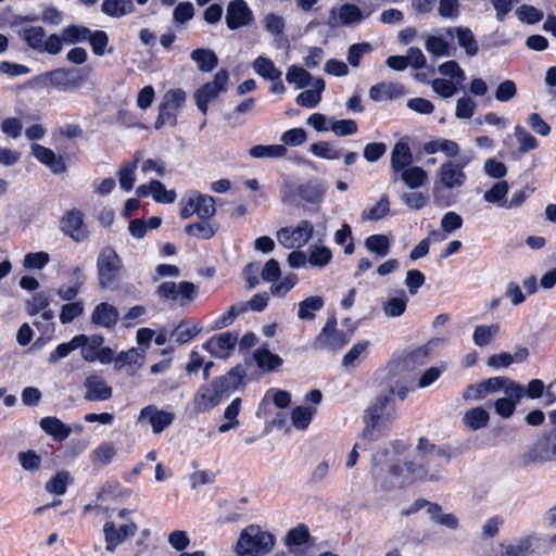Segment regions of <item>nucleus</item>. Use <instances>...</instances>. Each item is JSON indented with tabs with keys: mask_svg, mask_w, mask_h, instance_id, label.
<instances>
[{
	"mask_svg": "<svg viewBox=\"0 0 556 556\" xmlns=\"http://www.w3.org/2000/svg\"><path fill=\"white\" fill-rule=\"evenodd\" d=\"M451 459V455L442 447L431 443L426 438H420L414 458L405 462L408 473L421 472V477L428 480H438L439 470Z\"/></svg>",
	"mask_w": 556,
	"mask_h": 556,
	"instance_id": "1",
	"label": "nucleus"
},
{
	"mask_svg": "<svg viewBox=\"0 0 556 556\" xmlns=\"http://www.w3.org/2000/svg\"><path fill=\"white\" fill-rule=\"evenodd\" d=\"M90 73L89 66L59 67L37 76L35 80L43 88L71 91L80 88L89 79Z\"/></svg>",
	"mask_w": 556,
	"mask_h": 556,
	"instance_id": "2",
	"label": "nucleus"
},
{
	"mask_svg": "<svg viewBox=\"0 0 556 556\" xmlns=\"http://www.w3.org/2000/svg\"><path fill=\"white\" fill-rule=\"evenodd\" d=\"M275 542L274 534L251 525L241 531L236 551L239 556H262L274 548Z\"/></svg>",
	"mask_w": 556,
	"mask_h": 556,
	"instance_id": "3",
	"label": "nucleus"
},
{
	"mask_svg": "<svg viewBox=\"0 0 556 556\" xmlns=\"http://www.w3.org/2000/svg\"><path fill=\"white\" fill-rule=\"evenodd\" d=\"M517 462L521 468L556 462V427L540 434Z\"/></svg>",
	"mask_w": 556,
	"mask_h": 556,
	"instance_id": "4",
	"label": "nucleus"
},
{
	"mask_svg": "<svg viewBox=\"0 0 556 556\" xmlns=\"http://www.w3.org/2000/svg\"><path fill=\"white\" fill-rule=\"evenodd\" d=\"M16 35L27 47L48 54H59L62 51V39L58 34H51L46 38V30L42 26L26 25L16 29Z\"/></svg>",
	"mask_w": 556,
	"mask_h": 556,
	"instance_id": "5",
	"label": "nucleus"
},
{
	"mask_svg": "<svg viewBox=\"0 0 556 556\" xmlns=\"http://www.w3.org/2000/svg\"><path fill=\"white\" fill-rule=\"evenodd\" d=\"M123 262L116 251L104 247L97 260L98 281L101 289H115L121 280Z\"/></svg>",
	"mask_w": 556,
	"mask_h": 556,
	"instance_id": "6",
	"label": "nucleus"
},
{
	"mask_svg": "<svg viewBox=\"0 0 556 556\" xmlns=\"http://www.w3.org/2000/svg\"><path fill=\"white\" fill-rule=\"evenodd\" d=\"M507 386H510V389L507 391L515 397H518L520 389L517 387L516 381L507 377H493L482 380L477 384L468 386L463 393V399L465 401H479Z\"/></svg>",
	"mask_w": 556,
	"mask_h": 556,
	"instance_id": "7",
	"label": "nucleus"
},
{
	"mask_svg": "<svg viewBox=\"0 0 556 556\" xmlns=\"http://www.w3.org/2000/svg\"><path fill=\"white\" fill-rule=\"evenodd\" d=\"M228 79V72L226 70H220L215 74L212 81L204 84L194 92L193 98L195 104L202 114L206 115L208 111V103L215 100L220 92L226 90Z\"/></svg>",
	"mask_w": 556,
	"mask_h": 556,
	"instance_id": "8",
	"label": "nucleus"
},
{
	"mask_svg": "<svg viewBox=\"0 0 556 556\" xmlns=\"http://www.w3.org/2000/svg\"><path fill=\"white\" fill-rule=\"evenodd\" d=\"M372 12L374 9L362 11L357 5L351 3H345L340 8L333 7L330 9L327 25L331 28L352 27L369 17Z\"/></svg>",
	"mask_w": 556,
	"mask_h": 556,
	"instance_id": "9",
	"label": "nucleus"
},
{
	"mask_svg": "<svg viewBox=\"0 0 556 556\" xmlns=\"http://www.w3.org/2000/svg\"><path fill=\"white\" fill-rule=\"evenodd\" d=\"M393 394V389H389L387 392L379 394L365 410L364 419H369L386 428L387 424L394 418Z\"/></svg>",
	"mask_w": 556,
	"mask_h": 556,
	"instance_id": "10",
	"label": "nucleus"
},
{
	"mask_svg": "<svg viewBox=\"0 0 556 556\" xmlns=\"http://www.w3.org/2000/svg\"><path fill=\"white\" fill-rule=\"evenodd\" d=\"M156 294L164 300H178L180 306L190 304L197 298L198 287L190 281H165L156 288Z\"/></svg>",
	"mask_w": 556,
	"mask_h": 556,
	"instance_id": "11",
	"label": "nucleus"
},
{
	"mask_svg": "<svg viewBox=\"0 0 556 556\" xmlns=\"http://www.w3.org/2000/svg\"><path fill=\"white\" fill-rule=\"evenodd\" d=\"M138 530L135 522H128L117 526L114 521H106L103 526L105 549L114 553L116 548L134 536Z\"/></svg>",
	"mask_w": 556,
	"mask_h": 556,
	"instance_id": "12",
	"label": "nucleus"
},
{
	"mask_svg": "<svg viewBox=\"0 0 556 556\" xmlns=\"http://www.w3.org/2000/svg\"><path fill=\"white\" fill-rule=\"evenodd\" d=\"M337 319L334 316L330 317L325 327L321 329L319 334L317 336L314 348L315 349H331V350H338L344 346L350 338L346 333H344L341 330H338L337 328Z\"/></svg>",
	"mask_w": 556,
	"mask_h": 556,
	"instance_id": "13",
	"label": "nucleus"
},
{
	"mask_svg": "<svg viewBox=\"0 0 556 556\" xmlns=\"http://www.w3.org/2000/svg\"><path fill=\"white\" fill-rule=\"evenodd\" d=\"M225 21L229 29L236 30L251 25L254 15L244 0H231L227 5Z\"/></svg>",
	"mask_w": 556,
	"mask_h": 556,
	"instance_id": "14",
	"label": "nucleus"
},
{
	"mask_svg": "<svg viewBox=\"0 0 556 556\" xmlns=\"http://www.w3.org/2000/svg\"><path fill=\"white\" fill-rule=\"evenodd\" d=\"M60 229L76 242H83L88 237V231L84 226V214L77 208L70 210L63 215L60 220Z\"/></svg>",
	"mask_w": 556,
	"mask_h": 556,
	"instance_id": "15",
	"label": "nucleus"
},
{
	"mask_svg": "<svg viewBox=\"0 0 556 556\" xmlns=\"http://www.w3.org/2000/svg\"><path fill=\"white\" fill-rule=\"evenodd\" d=\"M83 384L86 390L84 394L86 401L103 402L110 400L113 395V389L108 386L105 379L100 375H89Z\"/></svg>",
	"mask_w": 556,
	"mask_h": 556,
	"instance_id": "16",
	"label": "nucleus"
},
{
	"mask_svg": "<svg viewBox=\"0 0 556 556\" xmlns=\"http://www.w3.org/2000/svg\"><path fill=\"white\" fill-rule=\"evenodd\" d=\"M410 475L406 471L405 464L402 466L397 463H392L389 467L388 476L376 473V481L382 490L392 491L406 486L410 482Z\"/></svg>",
	"mask_w": 556,
	"mask_h": 556,
	"instance_id": "17",
	"label": "nucleus"
},
{
	"mask_svg": "<svg viewBox=\"0 0 556 556\" xmlns=\"http://www.w3.org/2000/svg\"><path fill=\"white\" fill-rule=\"evenodd\" d=\"M222 399L223 395L215 388L214 381H212L210 384H203L198 389L193 399V405L195 410L206 413L219 405Z\"/></svg>",
	"mask_w": 556,
	"mask_h": 556,
	"instance_id": "18",
	"label": "nucleus"
},
{
	"mask_svg": "<svg viewBox=\"0 0 556 556\" xmlns=\"http://www.w3.org/2000/svg\"><path fill=\"white\" fill-rule=\"evenodd\" d=\"M148 419L154 433L162 432L170 426L175 419V414L162 409H157L154 405L146 406L141 409L138 421Z\"/></svg>",
	"mask_w": 556,
	"mask_h": 556,
	"instance_id": "19",
	"label": "nucleus"
},
{
	"mask_svg": "<svg viewBox=\"0 0 556 556\" xmlns=\"http://www.w3.org/2000/svg\"><path fill=\"white\" fill-rule=\"evenodd\" d=\"M247 376V368L238 364L232 367L225 375L215 378L214 386L219 390V393L224 396L225 394H229L230 392L237 390L240 386L243 384V379Z\"/></svg>",
	"mask_w": 556,
	"mask_h": 556,
	"instance_id": "20",
	"label": "nucleus"
},
{
	"mask_svg": "<svg viewBox=\"0 0 556 556\" xmlns=\"http://www.w3.org/2000/svg\"><path fill=\"white\" fill-rule=\"evenodd\" d=\"M465 163L446 162L443 163L439 170V179L441 185L446 189L462 187L466 180V174L463 170Z\"/></svg>",
	"mask_w": 556,
	"mask_h": 556,
	"instance_id": "21",
	"label": "nucleus"
},
{
	"mask_svg": "<svg viewBox=\"0 0 556 556\" xmlns=\"http://www.w3.org/2000/svg\"><path fill=\"white\" fill-rule=\"evenodd\" d=\"M446 35L450 37L456 36L458 46L463 48L468 56H475L479 52V43L468 27H450L446 29Z\"/></svg>",
	"mask_w": 556,
	"mask_h": 556,
	"instance_id": "22",
	"label": "nucleus"
},
{
	"mask_svg": "<svg viewBox=\"0 0 556 556\" xmlns=\"http://www.w3.org/2000/svg\"><path fill=\"white\" fill-rule=\"evenodd\" d=\"M428 356L429 348L420 346L400 358L395 364L396 370L399 372L414 371L428 362Z\"/></svg>",
	"mask_w": 556,
	"mask_h": 556,
	"instance_id": "23",
	"label": "nucleus"
},
{
	"mask_svg": "<svg viewBox=\"0 0 556 556\" xmlns=\"http://www.w3.org/2000/svg\"><path fill=\"white\" fill-rule=\"evenodd\" d=\"M31 152L38 161L47 165L54 174H60L65 170V164L62 157H58L51 149L38 143H33Z\"/></svg>",
	"mask_w": 556,
	"mask_h": 556,
	"instance_id": "24",
	"label": "nucleus"
},
{
	"mask_svg": "<svg viewBox=\"0 0 556 556\" xmlns=\"http://www.w3.org/2000/svg\"><path fill=\"white\" fill-rule=\"evenodd\" d=\"M91 320L101 327L112 328L118 320V309L109 303H100L93 309Z\"/></svg>",
	"mask_w": 556,
	"mask_h": 556,
	"instance_id": "25",
	"label": "nucleus"
},
{
	"mask_svg": "<svg viewBox=\"0 0 556 556\" xmlns=\"http://www.w3.org/2000/svg\"><path fill=\"white\" fill-rule=\"evenodd\" d=\"M517 387L520 389V394L518 395V397H515L507 391L508 389H510V386H507L506 388L501 389L504 391L506 396L497 399L494 402V408L496 414H498L503 418H509L515 413L516 404L525 395V388L519 383H517Z\"/></svg>",
	"mask_w": 556,
	"mask_h": 556,
	"instance_id": "26",
	"label": "nucleus"
},
{
	"mask_svg": "<svg viewBox=\"0 0 556 556\" xmlns=\"http://www.w3.org/2000/svg\"><path fill=\"white\" fill-rule=\"evenodd\" d=\"M413 162L410 148L406 142L399 141L395 143L391 153V168L394 173L403 172L408 168Z\"/></svg>",
	"mask_w": 556,
	"mask_h": 556,
	"instance_id": "27",
	"label": "nucleus"
},
{
	"mask_svg": "<svg viewBox=\"0 0 556 556\" xmlns=\"http://www.w3.org/2000/svg\"><path fill=\"white\" fill-rule=\"evenodd\" d=\"M237 341L238 333L227 331L211 338L208 341L204 343L203 348L207 350L212 355L216 357H222V355L218 354L216 349L232 350L236 346Z\"/></svg>",
	"mask_w": 556,
	"mask_h": 556,
	"instance_id": "28",
	"label": "nucleus"
},
{
	"mask_svg": "<svg viewBox=\"0 0 556 556\" xmlns=\"http://www.w3.org/2000/svg\"><path fill=\"white\" fill-rule=\"evenodd\" d=\"M325 186L319 180H309L305 184L299 185L296 194L304 201L316 204L323 201L325 194Z\"/></svg>",
	"mask_w": 556,
	"mask_h": 556,
	"instance_id": "29",
	"label": "nucleus"
},
{
	"mask_svg": "<svg viewBox=\"0 0 556 556\" xmlns=\"http://www.w3.org/2000/svg\"><path fill=\"white\" fill-rule=\"evenodd\" d=\"M40 428L56 441H64L71 434V428L56 417H45L40 420Z\"/></svg>",
	"mask_w": 556,
	"mask_h": 556,
	"instance_id": "30",
	"label": "nucleus"
},
{
	"mask_svg": "<svg viewBox=\"0 0 556 556\" xmlns=\"http://www.w3.org/2000/svg\"><path fill=\"white\" fill-rule=\"evenodd\" d=\"M253 357L258 368L264 371H275L283 363V359L278 354L271 353L266 346L255 350Z\"/></svg>",
	"mask_w": 556,
	"mask_h": 556,
	"instance_id": "31",
	"label": "nucleus"
},
{
	"mask_svg": "<svg viewBox=\"0 0 556 556\" xmlns=\"http://www.w3.org/2000/svg\"><path fill=\"white\" fill-rule=\"evenodd\" d=\"M489 420V412L481 406L467 410L463 417L464 425L473 431L485 428Z\"/></svg>",
	"mask_w": 556,
	"mask_h": 556,
	"instance_id": "32",
	"label": "nucleus"
},
{
	"mask_svg": "<svg viewBox=\"0 0 556 556\" xmlns=\"http://www.w3.org/2000/svg\"><path fill=\"white\" fill-rule=\"evenodd\" d=\"M190 58L198 64L201 72H212L218 64V58L213 50L199 48L191 52Z\"/></svg>",
	"mask_w": 556,
	"mask_h": 556,
	"instance_id": "33",
	"label": "nucleus"
},
{
	"mask_svg": "<svg viewBox=\"0 0 556 556\" xmlns=\"http://www.w3.org/2000/svg\"><path fill=\"white\" fill-rule=\"evenodd\" d=\"M197 215L202 220H208L216 213L215 199L212 195L195 192L192 194Z\"/></svg>",
	"mask_w": 556,
	"mask_h": 556,
	"instance_id": "34",
	"label": "nucleus"
},
{
	"mask_svg": "<svg viewBox=\"0 0 556 556\" xmlns=\"http://www.w3.org/2000/svg\"><path fill=\"white\" fill-rule=\"evenodd\" d=\"M62 45H75L79 42L88 41L91 37V30L83 25H70L62 29L61 35Z\"/></svg>",
	"mask_w": 556,
	"mask_h": 556,
	"instance_id": "35",
	"label": "nucleus"
},
{
	"mask_svg": "<svg viewBox=\"0 0 556 556\" xmlns=\"http://www.w3.org/2000/svg\"><path fill=\"white\" fill-rule=\"evenodd\" d=\"M135 10L132 0H103L101 11L111 17H122Z\"/></svg>",
	"mask_w": 556,
	"mask_h": 556,
	"instance_id": "36",
	"label": "nucleus"
},
{
	"mask_svg": "<svg viewBox=\"0 0 556 556\" xmlns=\"http://www.w3.org/2000/svg\"><path fill=\"white\" fill-rule=\"evenodd\" d=\"M116 454L117 450L113 443L103 442L91 453V462L102 468L110 464Z\"/></svg>",
	"mask_w": 556,
	"mask_h": 556,
	"instance_id": "37",
	"label": "nucleus"
},
{
	"mask_svg": "<svg viewBox=\"0 0 556 556\" xmlns=\"http://www.w3.org/2000/svg\"><path fill=\"white\" fill-rule=\"evenodd\" d=\"M407 302L408 298L402 290L399 296L390 298L383 302L382 309L384 315L391 318L402 316L405 313Z\"/></svg>",
	"mask_w": 556,
	"mask_h": 556,
	"instance_id": "38",
	"label": "nucleus"
},
{
	"mask_svg": "<svg viewBox=\"0 0 556 556\" xmlns=\"http://www.w3.org/2000/svg\"><path fill=\"white\" fill-rule=\"evenodd\" d=\"M253 70L263 78L271 80L281 77L282 73L274 62L265 56H258L253 62Z\"/></svg>",
	"mask_w": 556,
	"mask_h": 556,
	"instance_id": "39",
	"label": "nucleus"
},
{
	"mask_svg": "<svg viewBox=\"0 0 556 556\" xmlns=\"http://www.w3.org/2000/svg\"><path fill=\"white\" fill-rule=\"evenodd\" d=\"M403 93V87L394 84H378L369 89V97L374 101L393 99Z\"/></svg>",
	"mask_w": 556,
	"mask_h": 556,
	"instance_id": "40",
	"label": "nucleus"
},
{
	"mask_svg": "<svg viewBox=\"0 0 556 556\" xmlns=\"http://www.w3.org/2000/svg\"><path fill=\"white\" fill-rule=\"evenodd\" d=\"M324 299L319 295L306 298L299 303L298 317L303 320H311L315 317V312L321 309Z\"/></svg>",
	"mask_w": 556,
	"mask_h": 556,
	"instance_id": "41",
	"label": "nucleus"
},
{
	"mask_svg": "<svg viewBox=\"0 0 556 556\" xmlns=\"http://www.w3.org/2000/svg\"><path fill=\"white\" fill-rule=\"evenodd\" d=\"M500 332L498 324H492L490 326H477L473 331V342L478 346H485L490 344Z\"/></svg>",
	"mask_w": 556,
	"mask_h": 556,
	"instance_id": "42",
	"label": "nucleus"
},
{
	"mask_svg": "<svg viewBox=\"0 0 556 556\" xmlns=\"http://www.w3.org/2000/svg\"><path fill=\"white\" fill-rule=\"evenodd\" d=\"M400 178L409 187L418 188L428 179L427 173L419 166H413L401 172Z\"/></svg>",
	"mask_w": 556,
	"mask_h": 556,
	"instance_id": "43",
	"label": "nucleus"
},
{
	"mask_svg": "<svg viewBox=\"0 0 556 556\" xmlns=\"http://www.w3.org/2000/svg\"><path fill=\"white\" fill-rule=\"evenodd\" d=\"M428 52L435 56H451L455 52V48L450 46L443 38L429 36L425 45Z\"/></svg>",
	"mask_w": 556,
	"mask_h": 556,
	"instance_id": "44",
	"label": "nucleus"
},
{
	"mask_svg": "<svg viewBox=\"0 0 556 556\" xmlns=\"http://www.w3.org/2000/svg\"><path fill=\"white\" fill-rule=\"evenodd\" d=\"M249 154L255 159L282 157L287 154V148L283 144H257L249 150Z\"/></svg>",
	"mask_w": 556,
	"mask_h": 556,
	"instance_id": "45",
	"label": "nucleus"
},
{
	"mask_svg": "<svg viewBox=\"0 0 556 556\" xmlns=\"http://www.w3.org/2000/svg\"><path fill=\"white\" fill-rule=\"evenodd\" d=\"M365 247L368 251L383 257L390 252V241L386 235H371L366 238Z\"/></svg>",
	"mask_w": 556,
	"mask_h": 556,
	"instance_id": "46",
	"label": "nucleus"
},
{
	"mask_svg": "<svg viewBox=\"0 0 556 556\" xmlns=\"http://www.w3.org/2000/svg\"><path fill=\"white\" fill-rule=\"evenodd\" d=\"M316 409L307 406H296L291 413L292 425L299 429L304 430L311 424Z\"/></svg>",
	"mask_w": 556,
	"mask_h": 556,
	"instance_id": "47",
	"label": "nucleus"
},
{
	"mask_svg": "<svg viewBox=\"0 0 556 556\" xmlns=\"http://www.w3.org/2000/svg\"><path fill=\"white\" fill-rule=\"evenodd\" d=\"M309 540L308 528L301 523L298 527L291 529L286 536V544L291 548H300L303 544Z\"/></svg>",
	"mask_w": 556,
	"mask_h": 556,
	"instance_id": "48",
	"label": "nucleus"
},
{
	"mask_svg": "<svg viewBox=\"0 0 556 556\" xmlns=\"http://www.w3.org/2000/svg\"><path fill=\"white\" fill-rule=\"evenodd\" d=\"M217 227L208 220H202L194 224H189L185 227V231L189 236H194L200 239H210L216 232Z\"/></svg>",
	"mask_w": 556,
	"mask_h": 556,
	"instance_id": "49",
	"label": "nucleus"
},
{
	"mask_svg": "<svg viewBox=\"0 0 556 556\" xmlns=\"http://www.w3.org/2000/svg\"><path fill=\"white\" fill-rule=\"evenodd\" d=\"M516 16L520 22L532 25L542 21L544 14L533 5L522 4L516 9Z\"/></svg>",
	"mask_w": 556,
	"mask_h": 556,
	"instance_id": "50",
	"label": "nucleus"
},
{
	"mask_svg": "<svg viewBox=\"0 0 556 556\" xmlns=\"http://www.w3.org/2000/svg\"><path fill=\"white\" fill-rule=\"evenodd\" d=\"M390 212V202L387 195L380 198V200L369 210H365L362 213L363 219L379 220L387 216Z\"/></svg>",
	"mask_w": 556,
	"mask_h": 556,
	"instance_id": "51",
	"label": "nucleus"
},
{
	"mask_svg": "<svg viewBox=\"0 0 556 556\" xmlns=\"http://www.w3.org/2000/svg\"><path fill=\"white\" fill-rule=\"evenodd\" d=\"M286 79L290 84H295L298 88H304L309 85L312 75L302 67L291 65L286 74Z\"/></svg>",
	"mask_w": 556,
	"mask_h": 556,
	"instance_id": "52",
	"label": "nucleus"
},
{
	"mask_svg": "<svg viewBox=\"0 0 556 556\" xmlns=\"http://www.w3.org/2000/svg\"><path fill=\"white\" fill-rule=\"evenodd\" d=\"M293 241L298 243L296 249L304 247L313 237L314 227L308 220H301L292 230Z\"/></svg>",
	"mask_w": 556,
	"mask_h": 556,
	"instance_id": "53",
	"label": "nucleus"
},
{
	"mask_svg": "<svg viewBox=\"0 0 556 556\" xmlns=\"http://www.w3.org/2000/svg\"><path fill=\"white\" fill-rule=\"evenodd\" d=\"M70 480L71 476L67 471H60L47 482L46 490L50 493L62 495L66 492Z\"/></svg>",
	"mask_w": 556,
	"mask_h": 556,
	"instance_id": "54",
	"label": "nucleus"
},
{
	"mask_svg": "<svg viewBox=\"0 0 556 556\" xmlns=\"http://www.w3.org/2000/svg\"><path fill=\"white\" fill-rule=\"evenodd\" d=\"M144 356V351L138 348H131L126 352H121L115 361L114 366L119 370L126 364H137Z\"/></svg>",
	"mask_w": 556,
	"mask_h": 556,
	"instance_id": "55",
	"label": "nucleus"
},
{
	"mask_svg": "<svg viewBox=\"0 0 556 556\" xmlns=\"http://www.w3.org/2000/svg\"><path fill=\"white\" fill-rule=\"evenodd\" d=\"M137 162L127 163L118 170V181L122 189L129 191L132 189L135 184V173L137 169Z\"/></svg>",
	"mask_w": 556,
	"mask_h": 556,
	"instance_id": "56",
	"label": "nucleus"
},
{
	"mask_svg": "<svg viewBox=\"0 0 556 556\" xmlns=\"http://www.w3.org/2000/svg\"><path fill=\"white\" fill-rule=\"evenodd\" d=\"M439 73L443 76H448L451 78H454L455 83L458 85H462L466 79L465 72L458 65V63L453 60L442 63L439 66Z\"/></svg>",
	"mask_w": 556,
	"mask_h": 556,
	"instance_id": "57",
	"label": "nucleus"
},
{
	"mask_svg": "<svg viewBox=\"0 0 556 556\" xmlns=\"http://www.w3.org/2000/svg\"><path fill=\"white\" fill-rule=\"evenodd\" d=\"M311 152L326 160H337L341 156V151L333 148L327 141H318L311 144Z\"/></svg>",
	"mask_w": 556,
	"mask_h": 556,
	"instance_id": "58",
	"label": "nucleus"
},
{
	"mask_svg": "<svg viewBox=\"0 0 556 556\" xmlns=\"http://www.w3.org/2000/svg\"><path fill=\"white\" fill-rule=\"evenodd\" d=\"M515 137L519 142V152L526 153L538 147L536 139L521 126L515 127Z\"/></svg>",
	"mask_w": 556,
	"mask_h": 556,
	"instance_id": "59",
	"label": "nucleus"
},
{
	"mask_svg": "<svg viewBox=\"0 0 556 556\" xmlns=\"http://www.w3.org/2000/svg\"><path fill=\"white\" fill-rule=\"evenodd\" d=\"M332 253L327 247H315L312 249L308 262L315 267H325L330 263Z\"/></svg>",
	"mask_w": 556,
	"mask_h": 556,
	"instance_id": "60",
	"label": "nucleus"
},
{
	"mask_svg": "<svg viewBox=\"0 0 556 556\" xmlns=\"http://www.w3.org/2000/svg\"><path fill=\"white\" fill-rule=\"evenodd\" d=\"M50 262V255L40 251L36 253H27L24 257L23 266L27 269H42Z\"/></svg>",
	"mask_w": 556,
	"mask_h": 556,
	"instance_id": "61",
	"label": "nucleus"
},
{
	"mask_svg": "<svg viewBox=\"0 0 556 556\" xmlns=\"http://www.w3.org/2000/svg\"><path fill=\"white\" fill-rule=\"evenodd\" d=\"M476 108V101L469 96H464L456 102L455 115L459 119H468L473 115Z\"/></svg>",
	"mask_w": 556,
	"mask_h": 556,
	"instance_id": "62",
	"label": "nucleus"
},
{
	"mask_svg": "<svg viewBox=\"0 0 556 556\" xmlns=\"http://www.w3.org/2000/svg\"><path fill=\"white\" fill-rule=\"evenodd\" d=\"M187 98L186 92L182 89L169 90L163 97L161 103L167 106V109L179 112Z\"/></svg>",
	"mask_w": 556,
	"mask_h": 556,
	"instance_id": "63",
	"label": "nucleus"
},
{
	"mask_svg": "<svg viewBox=\"0 0 556 556\" xmlns=\"http://www.w3.org/2000/svg\"><path fill=\"white\" fill-rule=\"evenodd\" d=\"M533 552L532 539L526 538L517 544L507 546L502 556H528Z\"/></svg>",
	"mask_w": 556,
	"mask_h": 556,
	"instance_id": "64",
	"label": "nucleus"
}]
</instances>
